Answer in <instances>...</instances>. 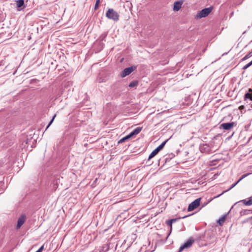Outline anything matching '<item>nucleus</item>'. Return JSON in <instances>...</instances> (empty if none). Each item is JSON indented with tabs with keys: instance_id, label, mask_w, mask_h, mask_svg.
Masks as SVG:
<instances>
[{
	"instance_id": "f257e3e1",
	"label": "nucleus",
	"mask_w": 252,
	"mask_h": 252,
	"mask_svg": "<svg viewBox=\"0 0 252 252\" xmlns=\"http://www.w3.org/2000/svg\"><path fill=\"white\" fill-rule=\"evenodd\" d=\"M106 17L115 21H117L119 19V14L112 8H109L106 13Z\"/></svg>"
},
{
	"instance_id": "f03ea898",
	"label": "nucleus",
	"mask_w": 252,
	"mask_h": 252,
	"mask_svg": "<svg viewBox=\"0 0 252 252\" xmlns=\"http://www.w3.org/2000/svg\"><path fill=\"white\" fill-rule=\"evenodd\" d=\"M213 9L212 7L205 8L199 11L196 15L197 18H201L207 16L212 11Z\"/></svg>"
},
{
	"instance_id": "7ed1b4c3",
	"label": "nucleus",
	"mask_w": 252,
	"mask_h": 252,
	"mask_svg": "<svg viewBox=\"0 0 252 252\" xmlns=\"http://www.w3.org/2000/svg\"><path fill=\"white\" fill-rule=\"evenodd\" d=\"M200 151L202 153L211 154L215 151L212 147L207 144H202L200 145Z\"/></svg>"
},
{
	"instance_id": "20e7f679",
	"label": "nucleus",
	"mask_w": 252,
	"mask_h": 252,
	"mask_svg": "<svg viewBox=\"0 0 252 252\" xmlns=\"http://www.w3.org/2000/svg\"><path fill=\"white\" fill-rule=\"evenodd\" d=\"M251 174H252L251 173H247V174L243 175L241 176V177L238 181H237V182L236 183H235L234 184H232L227 190L223 191L221 193L218 195L217 196L214 197V198H216L219 197L220 196H221L222 194H223L224 193H225V192L229 191V190L231 189L234 187H235L241 180H242L243 179H244L245 178H246V177H247L248 176H249V175H250Z\"/></svg>"
},
{
	"instance_id": "39448f33",
	"label": "nucleus",
	"mask_w": 252,
	"mask_h": 252,
	"mask_svg": "<svg viewBox=\"0 0 252 252\" xmlns=\"http://www.w3.org/2000/svg\"><path fill=\"white\" fill-rule=\"evenodd\" d=\"M194 241V240L193 238H189L187 242L180 247L178 252H182L184 249L190 248L192 246Z\"/></svg>"
},
{
	"instance_id": "423d86ee",
	"label": "nucleus",
	"mask_w": 252,
	"mask_h": 252,
	"mask_svg": "<svg viewBox=\"0 0 252 252\" xmlns=\"http://www.w3.org/2000/svg\"><path fill=\"white\" fill-rule=\"evenodd\" d=\"M235 122L222 123L220 125V129L226 130H231L235 126Z\"/></svg>"
},
{
	"instance_id": "0eeeda50",
	"label": "nucleus",
	"mask_w": 252,
	"mask_h": 252,
	"mask_svg": "<svg viewBox=\"0 0 252 252\" xmlns=\"http://www.w3.org/2000/svg\"><path fill=\"white\" fill-rule=\"evenodd\" d=\"M135 68L136 67L134 66H131L125 68L121 73V77L124 78L127 75H128L133 71H134L135 69Z\"/></svg>"
},
{
	"instance_id": "6e6552de",
	"label": "nucleus",
	"mask_w": 252,
	"mask_h": 252,
	"mask_svg": "<svg viewBox=\"0 0 252 252\" xmlns=\"http://www.w3.org/2000/svg\"><path fill=\"white\" fill-rule=\"evenodd\" d=\"M200 198H197L195 200H194L193 202H192L188 207V211H191L195 209H196L197 207H198L200 204Z\"/></svg>"
},
{
	"instance_id": "1a4fd4ad",
	"label": "nucleus",
	"mask_w": 252,
	"mask_h": 252,
	"mask_svg": "<svg viewBox=\"0 0 252 252\" xmlns=\"http://www.w3.org/2000/svg\"><path fill=\"white\" fill-rule=\"evenodd\" d=\"M242 202L243 204L246 206H251L252 205V196L249 198L248 200H246V199L241 200L236 202L234 205L231 207V209L234 206L236 205L237 204Z\"/></svg>"
},
{
	"instance_id": "9d476101",
	"label": "nucleus",
	"mask_w": 252,
	"mask_h": 252,
	"mask_svg": "<svg viewBox=\"0 0 252 252\" xmlns=\"http://www.w3.org/2000/svg\"><path fill=\"white\" fill-rule=\"evenodd\" d=\"M25 216L23 215L21 216L18 220L17 224L16 226V228H20L21 226L24 224L25 221Z\"/></svg>"
},
{
	"instance_id": "9b49d317",
	"label": "nucleus",
	"mask_w": 252,
	"mask_h": 252,
	"mask_svg": "<svg viewBox=\"0 0 252 252\" xmlns=\"http://www.w3.org/2000/svg\"><path fill=\"white\" fill-rule=\"evenodd\" d=\"M182 3H183L182 1H177L175 2L174 3V7H173L174 10L175 11H179L181 8Z\"/></svg>"
},
{
	"instance_id": "f8f14e48",
	"label": "nucleus",
	"mask_w": 252,
	"mask_h": 252,
	"mask_svg": "<svg viewBox=\"0 0 252 252\" xmlns=\"http://www.w3.org/2000/svg\"><path fill=\"white\" fill-rule=\"evenodd\" d=\"M141 129H142V127H137L136 128H135L133 131H132L129 134V135H130V136L131 137H132L133 135H137L139 133H140V132L141 131Z\"/></svg>"
},
{
	"instance_id": "ddd939ff",
	"label": "nucleus",
	"mask_w": 252,
	"mask_h": 252,
	"mask_svg": "<svg viewBox=\"0 0 252 252\" xmlns=\"http://www.w3.org/2000/svg\"><path fill=\"white\" fill-rule=\"evenodd\" d=\"M244 99H245V100L249 99L250 100L252 101V89H249V92L245 94Z\"/></svg>"
},
{
	"instance_id": "4468645a",
	"label": "nucleus",
	"mask_w": 252,
	"mask_h": 252,
	"mask_svg": "<svg viewBox=\"0 0 252 252\" xmlns=\"http://www.w3.org/2000/svg\"><path fill=\"white\" fill-rule=\"evenodd\" d=\"M227 214H225V215L223 216L222 217H221L218 220V223L220 225H222V224L224 223V220H225V218L227 216Z\"/></svg>"
},
{
	"instance_id": "2eb2a0df",
	"label": "nucleus",
	"mask_w": 252,
	"mask_h": 252,
	"mask_svg": "<svg viewBox=\"0 0 252 252\" xmlns=\"http://www.w3.org/2000/svg\"><path fill=\"white\" fill-rule=\"evenodd\" d=\"M250 212H251V210H247V209L242 210L240 212V214L241 216H243L248 215Z\"/></svg>"
},
{
	"instance_id": "dca6fc26",
	"label": "nucleus",
	"mask_w": 252,
	"mask_h": 252,
	"mask_svg": "<svg viewBox=\"0 0 252 252\" xmlns=\"http://www.w3.org/2000/svg\"><path fill=\"white\" fill-rule=\"evenodd\" d=\"M130 138H131V137L130 136V135L129 134L127 135L126 136L124 137L123 138H122V139H121L119 141H118V143L119 144H120V143H122L123 142H125L126 140H128V139H129Z\"/></svg>"
},
{
	"instance_id": "f3484780",
	"label": "nucleus",
	"mask_w": 252,
	"mask_h": 252,
	"mask_svg": "<svg viewBox=\"0 0 252 252\" xmlns=\"http://www.w3.org/2000/svg\"><path fill=\"white\" fill-rule=\"evenodd\" d=\"M24 4V0H18L16 1V5L18 8H21Z\"/></svg>"
},
{
	"instance_id": "a211bd4d",
	"label": "nucleus",
	"mask_w": 252,
	"mask_h": 252,
	"mask_svg": "<svg viewBox=\"0 0 252 252\" xmlns=\"http://www.w3.org/2000/svg\"><path fill=\"white\" fill-rule=\"evenodd\" d=\"M138 84V82L137 81H133L131 82H130L128 85V86L130 87V88H133V87H134L135 86H137Z\"/></svg>"
},
{
	"instance_id": "6ab92c4d",
	"label": "nucleus",
	"mask_w": 252,
	"mask_h": 252,
	"mask_svg": "<svg viewBox=\"0 0 252 252\" xmlns=\"http://www.w3.org/2000/svg\"><path fill=\"white\" fill-rule=\"evenodd\" d=\"M158 153L155 151V150L151 153L149 156L148 160H150L152 158L154 157Z\"/></svg>"
},
{
	"instance_id": "aec40b11",
	"label": "nucleus",
	"mask_w": 252,
	"mask_h": 252,
	"mask_svg": "<svg viewBox=\"0 0 252 252\" xmlns=\"http://www.w3.org/2000/svg\"><path fill=\"white\" fill-rule=\"evenodd\" d=\"M252 51L250 52L248 54L246 55L245 57H244L241 59V61H244L245 60H247L248 59H249L252 56Z\"/></svg>"
},
{
	"instance_id": "412c9836",
	"label": "nucleus",
	"mask_w": 252,
	"mask_h": 252,
	"mask_svg": "<svg viewBox=\"0 0 252 252\" xmlns=\"http://www.w3.org/2000/svg\"><path fill=\"white\" fill-rule=\"evenodd\" d=\"M252 65V61L251 62H250L249 63H248L247 64H246L245 65H244L242 69L244 70H246V69H247L248 67H249Z\"/></svg>"
},
{
	"instance_id": "4be33fe9",
	"label": "nucleus",
	"mask_w": 252,
	"mask_h": 252,
	"mask_svg": "<svg viewBox=\"0 0 252 252\" xmlns=\"http://www.w3.org/2000/svg\"><path fill=\"white\" fill-rule=\"evenodd\" d=\"M167 140L163 141L160 145H159L158 147L161 150L163 149L166 143L167 142Z\"/></svg>"
},
{
	"instance_id": "5701e85b",
	"label": "nucleus",
	"mask_w": 252,
	"mask_h": 252,
	"mask_svg": "<svg viewBox=\"0 0 252 252\" xmlns=\"http://www.w3.org/2000/svg\"><path fill=\"white\" fill-rule=\"evenodd\" d=\"M56 115H55L53 117L52 119H51V121H50V122H49V124H48V126H47V127H46V130H47V129L48 128V127L50 126V125L52 124V123H53V121H54V120L55 118L56 117Z\"/></svg>"
},
{
	"instance_id": "b1692460",
	"label": "nucleus",
	"mask_w": 252,
	"mask_h": 252,
	"mask_svg": "<svg viewBox=\"0 0 252 252\" xmlns=\"http://www.w3.org/2000/svg\"><path fill=\"white\" fill-rule=\"evenodd\" d=\"M166 223L170 227V232L172 231V222L170 221V220L166 221Z\"/></svg>"
},
{
	"instance_id": "393cba45",
	"label": "nucleus",
	"mask_w": 252,
	"mask_h": 252,
	"mask_svg": "<svg viewBox=\"0 0 252 252\" xmlns=\"http://www.w3.org/2000/svg\"><path fill=\"white\" fill-rule=\"evenodd\" d=\"M99 2H100V0H96V2H95V5H94V9H97L98 7V5H99Z\"/></svg>"
},
{
	"instance_id": "a878e982",
	"label": "nucleus",
	"mask_w": 252,
	"mask_h": 252,
	"mask_svg": "<svg viewBox=\"0 0 252 252\" xmlns=\"http://www.w3.org/2000/svg\"><path fill=\"white\" fill-rule=\"evenodd\" d=\"M181 219V218H177V219H170V221H171L172 223H173V222H176L177 220H179V219Z\"/></svg>"
},
{
	"instance_id": "bb28decb",
	"label": "nucleus",
	"mask_w": 252,
	"mask_h": 252,
	"mask_svg": "<svg viewBox=\"0 0 252 252\" xmlns=\"http://www.w3.org/2000/svg\"><path fill=\"white\" fill-rule=\"evenodd\" d=\"M106 35H107V34H104L101 35L100 36V38L101 39V40H103V38L106 36Z\"/></svg>"
},
{
	"instance_id": "cd10ccee",
	"label": "nucleus",
	"mask_w": 252,
	"mask_h": 252,
	"mask_svg": "<svg viewBox=\"0 0 252 252\" xmlns=\"http://www.w3.org/2000/svg\"><path fill=\"white\" fill-rule=\"evenodd\" d=\"M44 249V246H42L39 248V249L37 250L39 252H42Z\"/></svg>"
},
{
	"instance_id": "c85d7f7f",
	"label": "nucleus",
	"mask_w": 252,
	"mask_h": 252,
	"mask_svg": "<svg viewBox=\"0 0 252 252\" xmlns=\"http://www.w3.org/2000/svg\"><path fill=\"white\" fill-rule=\"evenodd\" d=\"M155 151L157 153H158L160 151V149H159L158 147H157V148H156L155 149Z\"/></svg>"
},
{
	"instance_id": "c756f323",
	"label": "nucleus",
	"mask_w": 252,
	"mask_h": 252,
	"mask_svg": "<svg viewBox=\"0 0 252 252\" xmlns=\"http://www.w3.org/2000/svg\"><path fill=\"white\" fill-rule=\"evenodd\" d=\"M244 108V106L243 105H242L240 107V109H241V108Z\"/></svg>"
},
{
	"instance_id": "7c9ffc66",
	"label": "nucleus",
	"mask_w": 252,
	"mask_h": 252,
	"mask_svg": "<svg viewBox=\"0 0 252 252\" xmlns=\"http://www.w3.org/2000/svg\"><path fill=\"white\" fill-rule=\"evenodd\" d=\"M188 217V216H186L183 217L182 218V219H184V218H186V217Z\"/></svg>"
},
{
	"instance_id": "2f4dec72",
	"label": "nucleus",
	"mask_w": 252,
	"mask_h": 252,
	"mask_svg": "<svg viewBox=\"0 0 252 252\" xmlns=\"http://www.w3.org/2000/svg\"><path fill=\"white\" fill-rule=\"evenodd\" d=\"M97 180V179H95V181L94 182H96Z\"/></svg>"
},
{
	"instance_id": "473e14b6",
	"label": "nucleus",
	"mask_w": 252,
	"mask_h": 252,
	"mask_svg": "<svg viewBox=\"0 0 252 252\" xmlns=\"http://www.w3.org/2000/svg\"><path fill=\"white\" fill-rule=\"evenodd\" d=\"M170 233H171L170 232V233H169V234H168V235H170Z\"/></svg>"
},
{
	"instance_id": "72a5a7b5",
	"label": "nucleus",
	"mask_w": 252,
	"mask_h": 252,
	"mask_svg": "<svg viewBox=\"0 0 252 252\" xmlns=\"http://www.w3.org/2000/svg\"><path fill=\"white\" fill-rule=\"evenodd\" d=\"M170 233H171L170 232V233H169V234H168V235H170Z\"/></svg>"
},
{
	"instance_id": "f704fd0d",
	"label": "nucleus",
	"mask_w": 252,
	"mask_h": 252,
	"mask_svg": "<svg viewBox=\"0 0 252 252\" xmlns=\"http://www.w3.org/2000/svg\"><path fill=\"white\" fill-rule=\"evenodd\" d=\"M35 252H38V251H36Z\"/></svg>"
},
{
	"instance_id": "c9c22d12",
	"label": "nucleus",
	"mask_w": 252,
	"mask_h": 252,
	"mask_svg": "<svg viewBox=\"0 0 252 252\" xmlns=\"http://www.w3.org/2000/svg\"><path fill=\"white\" fill-rule=\"evenodd\" d=\"M251 212L252 213V210H251Z\"/></svg>"
}]
</instances>
